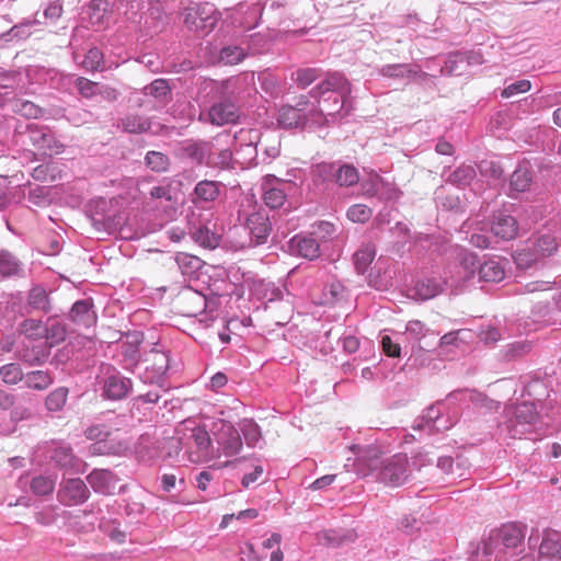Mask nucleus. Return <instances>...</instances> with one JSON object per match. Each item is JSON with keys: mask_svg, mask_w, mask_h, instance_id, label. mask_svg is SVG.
I'll return each mask as SVG.
<instances>
[{"mask_svg": "<svg viewBox=\"0 0 561 561\" xmlns=\"http://www.w3.org/2000/svg\"><path fill=\"white\" fill-rule=\"evenodd\" d=\"M334 184L339 186H353L359 180L358 171L351 164L333 162Z\"/></svg>", "mask_w": 561, "mask_h": 561, "instance_id": "obj_38", "label": "nucleus"}, {"mask_svg": "<svg viewBox=\"0 0 561 561\" xmlns=\"http://www.w3.org/2000/svg\"><path fill=\"white\" fill-rule=\"evenodd\" d=\"M539 556L549 560L561 561V533L546 529L539 545Z\"/></svg>", "mask_w": 561, "mask_h": 561, "instance_id": "obj_25", "label": "nucleus"}, {"mask_svg": "<svg viewBox=\"0 0 561 561\" xmlns=\"http://www.w3.org/2000/svg\"><path fill=\"white\" fill-rule=\"evenodd\" d=\"M192 239L204 248L215 249L219 245L220 237L206 226H201L192 232Z\"/></svg>", "mask_w": 561, "mask_h": 561, "instance_id": "obj_48", "label": "nucleus"}, {"mask_svg": "<svg viewBox=\"0 0 561 561\" xmlns=\"http://www.w3.org/2000/svg\"><path fill=\"white\" fill-rule=\"evenodd\" d=\"M323 304L334 305L345 298L346 289L337 280L327 284L323 288Z\"/></svg>", "mask_w": 561, "mask_h": 561, "instance_id": "obj_52", "label": "nucleus"}, {"mask_svg": "<svg viewBox=\"0 0 561 561\" xmlns=\"http://www.w3.org/2000/svg\"><path fill=\"white\" fill-rule=\"evenodd\" d=\"M310 94L309 95H300L298 99H297V102L295 103V105H291L294 108H301V112L300 113H304L306 114L307 117V121L310 123V124H317L319 122L318 119V115H313L318 112V104L316 105L314 103H311L310 102Z\"/></svg>", "mask_w": 561, "mask_h": 561, "instance_id": "obj_56", "label": "nucleus"}, {"mask_svg": "<svg viewBox=\"0 0 561 561\" xmlns=\"http://www.w3.org/2000/svg\"><path fill=\"white\" fill-rule=\"evenodd\" d=\"M247 56L244 48L237 45L225 46L219 54V58L226 65H237Z\"/></svg>", "mask_w": 561, "mask_h": 561, "instance_id": "obj_55", "label": "nucleus"}, {"mask_svg": "<svg viewBox=\"0 0 561 561\" xmlns=\"http://www.w3.org/2000/svg\"><path fill=\"white\" fill-rule=\"evenodd\" d=\"M347 218L353 222L365 224L373 216V209L364 204H354L346 211Z\"/></svg>", "mask_w": 561, "mask_h": 561, "instance_id": "obj_57", "label": "nucleus"}, {"mask_svg": "<svg viewBox=\"0 0 561 561\" xmlns=\"http://www.w3.org/2000/svg\"><path fill=\"white\" fill-rule=\"evenodd\" d=\"M301 108H294L291 105H284L278 111L277 122L284 128H304L309 122L306 114L300 113Z\"/></svg>", "mask_w": 561, "mask_h": 561, "instance_id": "obj_31", "label": "nucleus"}, {"mask_svg": "<svg viewBox=\"0 0 561 561\" xmlns=\"http://www.w3.org/2000/svg\"><path fill=\"white\" fill-rule=\"evenodd\" d=\"M145 367L139 371V379L147 385L165 387V374L170 364V356L165 352L151 351L145 360Z\"/></svg>", "mask_w": 561, "mask_h": 561, "instance_id": "obj_10", "label": "nucleus"}, {"mask_svg": "<svg viewBox=\"0 0 561 561\" xmlns=\"http://www.w3.org/2000/svg\"><path fill=\"white\" fill-rule=\"evenodd\" d=\"M377 480L386 485L399 486L403 484L409 476V461L404 454H397L382 460L381 466L377 470Z\"/></svg>", "mask_w": 561, "mask_h": 561, "instance_id": "obj_8", "label": "nucleus"}, {"mask_svg": "<svg viewBox=\"0 0 561 561\" xmlns=\"http://www.w3.org/2000/svg\"><path fill=\"white\" fill-rule=\"evenodd\" d=\"M376 256V248L371 242L363 243L353 255L354 266L359 274H364Z\"/></svg>", "mask_w": 561, "mask_h": 561, "instance_id": "obj_39", "label": "nucleus"}, {"mask_svg": "<svg viewBox=\"0 0 561 561\" xmlns=\"http://www.w3.org/2000/svg\"><path fill=\"white\" fill-rule=\"evenodd\" d=\"M182 16L185 26L190 31L203 35L213 31L219 21L215 5L209 2L194 3L185 8Z\"/></svg>", "mask_w": 561, "mask_h": 561, "instance_id": "obj_5", "label": "nucleus"}, {"mask_svg": "<svg viewBox=\"0 0 561 561\" xmlns=\"http://www.w3.org/2000/svg\"><path fill=\"white\" fill-rule=\"evenodd\" d=\"M216 426L215 439L221 454L226 457L237 456L243 447L239 430L226 421H220Z\"/></svg>", "mask_w": 561, "mask_h": 561, "instance_id": "obj_15", "label": "nucleus"}, {"mask_svg": "<svg viewBox=\"0 0 561 561\" xmlns=\"http://www.w3.org/2000/svg\"><path fill=\"white\" fill-rule=\"evenodd\" d=\"M27 138L28 142L45 156L58 154L64 149L61 141L47 126L27 125Z\"/></svg>", "mask_w": 561, "mask_h": 561, "instance_id": "obj_12", "label": "nucleus"}, {"mask_svg": "<svg viewBox=\"0 0 561 561\" xmlns=\"http://www.w3.org/2000/svg\"><path fill=\"white\" fill-rule=\"evenodd\" d=\"M93 308L92 299L77 300L68 313V319L77 328L89 329L93 327L98 320Z\"/></svg>", "mask_w": 561, "mask_h": 561, "instance_id": "obj_20", "label": "nucleus"}, {"mask_svg": "<svg viewBox=\"0 0 561 561\" xmlns=\"http://www.w3.org/2000/svg\"><path fill=\"white\" fill-rule=\"evenodd\" d=\"M118 127L129 134H142L150 129L151 122L148 117L139 114H127L119 119Z\"/></svg>", "mask_w": 561, "mask_h": 561, "instance_id": "obj_35", "label": "nucleus"}, {"mask_svg": "<svg viewBox=\"0 0 561 561\" xmlns=\"http://www.w3.org/2000/svg\"><path fill=\"white\" fill-rule=\"evenodd\" d=\"M477 171L473 165L461 164L456 170L451 171L447 176V182L458 187H465L471 184L476 179Z\"/></svg>", "mask_w": 561, "mask_h": 561, "instance_id": "obj_42", "label": "nucleus"}, {"mask_svg": "<svg viewBox=\"0 0 561 561\" xmlns=\"http://www.w3.org/2000/svg\"><path fill=\"white\" fill-rule=\"evenodd\" d=\"M136 454L140 461L149 463L161 458L160 439L149 434H144L138 438Z\"/></svg>", "mask_w": 561, "mask_h": 561, "instance_id": "obj_29", "label": "nucleus"}, {"mask_svg": "<svg viewBox=\"0 0 561 561\" xmlns=\"http://www.w3.org/2000/svg\"><path fill=\"white\" fill-rule=\"evenodd\" d=\"M55 481L45 476H38L32 479L31 490L36 495H47L54 491Z\"/></svg>", "mask_w": 561, "mask_h": 561, "instance_id": "obj_59", "label": "nucleus"}, {"mask_svg": "<svg viewBox=\"0 0 561 561\" xmlns=\"http://www.w3.org/2000/svg\"><path fill=\"white\" fill-rule=\"evenodd\" d=\"M27 308L32 311L48 313L51 311L49 295L43 286H34L27 294Z\"/></svg>", "mask_w": 561, "mask_h": 561, "instance_id": "obj_34", "label": "nucleus"}, {"mask_svg": "<svg viewBox=\"0 0 561 561\" xmlns=\"http://www.w3.org/2000/svg\"><path fill=\"white\" fill-rule=\"evenodd\" d=\"M239 428L247 445L249 447L256 446L262 437L260 426L253 420L244 419L239 423Z\"/></svg>", "mask_w": 561, "mask_h": 561, "instance_id": "obj_49", "label": "nucleus"}, {"mask_svg": "<svg viewBox=\"0 0 561 561\" xmlns=\"http://www.w3.org/2000/svg\"><path fill=\"white\" fill-rule=\"evenodd\" d=\"M45 455L50 462L60 469L79 470L80 460L73 455L69 444L51 442L46 446Z\"/></svg>", "mask_w": 561, "mask_h": 561, "instance_id": "obj_17", "label": "nucleus"}, {"mask_svg": "<svg viewBox=\"0 0 561 561\" xmlns=\"http://www.w3.org/2000/svg\"><path fill=\"white\" fill-rule=\"evenodd\" d=\"M87 481L94 492L111 495L114 494L118 478L108 469H93L88 476Z\"/></svg>", "mask_w": 561, "mask_h": 561, "instance_id": "obj_23", "label": "nucleus"}, {"mask_svg": "<svg viewBox=\"0 0 561 561\" xmlns=\"http://www.w3.org/2000/svg\"><path fill=\"white\" fill-rule=\"evenodd\" d=\"M366 193L371 196L379 194L385 199H397L400 196L397 188L386 186L382 182H374Z\"/></svg>", "mask_w": 561, "mask_h": 561, "instance_id": "obj_62", "label": "nucleus"}, {"mask_svg": "<svg viewBox=\"0 0 561 561\" xmlns=\"http://www.w3.org/2000/svg\"><path fill=\"white\" fill-rule=\"evenodd\" d=\"M82 64L87 70H103V53L96 47L90 48Z\"/></svg>", "mask_w": 561, "mask_h": 561, "instance_id": "obj_60", "label": "nucleus"}, {"mask_svg": "<svg viewBox=\"0 0 561 561\" xmlns=\"http://www.w3.org/2000/svg\"><path fill=\"white\" fill-rule=\"evenodd\" d=\"M142 93L146 96H152L160 104H164L170 99L171 88L165 79H156L142 89Z\"/></svg>", "mask_w": 561, "mask_h": 561, "instance_id": "obj_43", "label": "nucleus"}, {"mask_svg": "<svg viewBox=\"0 0 561 561\" xmlns=\"http://www.w3.org/2000/svg\"><path fill=\"white\" fill-rule=\"evenodd\" d=\"M465 64L462 54L449 56L442 67V73L448 76H460L462 73L461 65Z\"/></svg>", "mask_w": 561, "mask_h": 561, "instance_id": "obj_61", "label": "nucleus"}, {"mask_svg": "<svg viewBox=\"0 0 561 561\" xmlns=\"http://www.w3.org/2000/svg\"><path fill=\"white\" fill-rule=\"evenodd\" d=\"M250 207H252V199L250 197H244L240 201L237 210V221L248 231L250 247H259L266 243L271 234V218L264 209L248 213L247 208Z\"/></svg>", "mask_w": 561, "mask_h": 561, "instance_id": "obj_3", "label": "nucleus"}, {"mask_svg": "<svg viewBox=\"0 0 561 561\" xmlns=\"http://www.w3.org/2000/svg\"><path fill=\"white\" fill-rule=\"evenodd\" d=\"M24 263L11 251L0 248V278L22 277Z\"/></svg>", "mask_w": 561, "mask_h": 561, "instance_id": "obj_28", "label": "nucleus"}, {"mask_svg": "<svg viewBox=\"0 0 561 561\" xmlns=\"http://www.w3.org/2000/svg\"><path fill=\"white\" fill-rule=\"evenodd\" d=\"M504 276L505 271L500 260L489 259L483 263L479 261L478 282H500Z\"/></svg>", "mask_w": 561, "mask_h": 561, "instance_id": "obj_33", "label": "nucleus"}, {"mask_svg": "<svg viewBox=\"0 0 561 561\" xmlns=\"http://www.w3.org/2000/svg\"><path fill=\"white\" fill-rule=\"evenodd\" d=\"M240 139L256 144L262 163H270L279 156L280 140L274 133L261 134L257 129L241 130Z\"/></svg>", "mask_w": 561, "mask_h": 561, "instance_id": "obj_13", "label": "nucleus"}, {"mask_svg": "<svg viewBox=\"0 0 561 561\" xmlns=\"http://www.w3.org/2000/svg\"><path fill=\"white\" fill-rule=\"evenodd\" d=\"M353 450L357 456V460L364 462L369 469L378 470L381 466L379 449L377 447L356 445L353 447Z\"/></svg>", "mask_w": 561, "mask_h": 561, "instance_id": "obj_44", "label": "nucleus"}, {"mask_svg": "<svg viewBox=\"0 0 561 561\" xmlns=\"http://www.w3.org/2000/svg\"><path fill=\"white\" fill-rule=\"evenodd\" d=\"M174 260L184 275H192L201 268L202 261L195 255L179 252Z\"/></svg>", "mask_w": 561, "mask_h": 561, "instance_id": "obj_51", "label": "nucleus"}, {"mask_svg": "<svg viewBox=\"0 0 561 561\" xmlns=\"http://www.w3.org/2000/svg\"><path fill=\"white\" fill-rule=\"evenodd\" d=\"M145 164L151 171L157 173L165 172L170 167V159L160 151H148L145 156Z\"/></svg>", "mask_w": 561, "mask_h": 561, "instance_id": "obj_50", "label": "nucleus"}, {"mask_svg": "<svg viewBox=\"0 0 561 561\" xmlns=\"http://www.w3.org/2000/svg\"><path fill=\"white\" fill-rule=\"evenodd\" d=\"M534 182V171L528 161H520L516 165L508 181H503L502 191L511 198H517L520 193L530 190Z\"/></svg>", "mask_w": 561, "mask_h": 561, "instance_id": "obj_14", "label": "nucleus"}, {"mask_svg": "<svg viewBox=\"0 0 561 561\" xmlns=\"http://www.w3.org/2000/svg\"><path fill=\"white\" fill-rule=\"evenodd\" d=\"M531 247L538 256L546 257L553 255L558 251L559 243L556 236L547 232L537 237Z\"/></svg>", "mask_w": 561, "mask_h": 561, "instance_id": "obj_40", "label": "nucleus"}, {"mask_svg": "<svg viewBox=\"0 0 561 561\" xmlns=\"http://www.w3.org/2000/svg\"><path fill=\"white\" fill-rule=\"evenodd\" d=\"M288 175H291L293 178L289 180H278L274 178L273 181L267 180L263 184V199L267 207L272 209L282 207L287 198L289 190L293 186L299 187L305 181L304 172L301 170H293Z\"/></svg>", "mask_w": 561, "mask_h": 561, "instance_id": "obj_6", "label": "nucleus"}, {"mask_svg": "<svg viewBox=\"0 0 561 561\" xmlns=\"http://www.w3.org/2000/svg\"><path fill=\"white\" fill-rule=\"evenodd\" d=\"M309 94L318 103L319 122L317 125L335 123L342 116L345 103L351 94V83L341 72H328L325 78L318 82Z\"/></svg>", "mask_w": 561, "mask_h": 561, "instance_id": "obj_1", "label": "nucleus"}, {"mask_svg": "<svg viewBox=\"0 0 561 561\" xmlns=\"http://www.w3.org/2000/svg\"><path fill=\"white\" fill-rule=\"evenodd\" d=\"M504 424L513 437L523 436L537 422L539 413L534 402L511 403L504 408Z\"/></svg>", "mask_w": 561, "mask_h": 561, "instance_id": "obj_4", "label": "nucleus"}, {"mask_svg": "<svg viewBox=\"0 0 561 561\" xmlns=\"http://www.w3.org/2000/svg\"><path fill=\"white\" fill-rule=\"evenodd\" d=\"M325 78V75L320 68L306 67L298 68L291 73V80L296 83L299 89H306L313 82H319Z\"/></svg>", "mask_w": 561, "mask_h": 561, "instance_id": "obj_36", "label": "nucleus"}, {"mask_svg": "<svg viewBox=\"0 0 561 561\" xmlns=\"http://www.w3.org/2000/svg\"><path fill=\"white\" fill-rule=\"evenodd\" d=\"M378 71L383 77L394 78V79L410 78L412 76H421V77L427 76V73L416 70V69L412 68L411 65H408V64L383 65L378 69Z\"/></svg>", "mask_w": 561, "mask_h": 561, "instance_id": "obj_37", "label": "nucleus"}, {"mask_svg": "<svg viewBox=\"0 0 561 561\" xmlns=\"http://www.w3.org/2000/svg\"><path fill=\"white\" fill-rule=\"evenodd\" d=\"M526 536V526L518 523H507L490 533L481 542L470 561H534L529 557L512 560L514 550L522 546Z\"/></svg>", "mask_w": 561, "mask_h": 561, "instance_id": "obj_2", "label": "nucleus"}, {"mask_svg": "<svg viewBox=\"0 0 561 561\" xmlns=\"http://www.w3.org/2000/svg\"><path fill=\"white\" fill-rule=\"evenodd\" d=\"M240 117L239 107L231 98L215 102L208 111L199 113V121L215 126L234 124Z\"/></svg>", "mask_w": 561, "mask_h": 561, "instance_id": "obj_11", "label": "nucleus"}, {"mask_svg": "<svg viewBox=\"0 0 561 561\" xmlns=\"http://www.w3.org/2000/svg\"><path fill=\"white\" fill-rule=\"evenodd\" d=\"M241 131L237 136V144L234 148L236 156L238 159L247 165L256 167L262 163L259 153V147L255 142L240 139Z\"/></svg>", "mask_w": 561, "mask_h": 561, "instance_id": "obj_30", "label": "nucleus"}, {"mask_svg": "<svg viewBox=\"0 0 561 561\" xmlns=\"http://www.w3.org/2000/svg\"><path fill=\"white\" fill-rule=\"evenodd\" d=\"M312 184L319 191H325L334 185L333 163H318L311 170Z\"/></svg>", "mask_w": 561, "mask_h": 561, "instance_id": "obj_32", "label": "nucleus"}, {"mask_svg": "<svg viewBox=\"0 0 561 561\" xmlns=\"http://www.w3.org/2000/svg\"><path fill=\"white\" fill-rule=\"evenodd\" d=\"M102 396L110 400H122L126 398L133 389V382L129 378L122 375L111 365L102 366Z\"/></svg>", "mask_w": 561, "mask_h": 561, "instance_id": "obj_7", "label": "nucleus"}, {"mask_svg": "<svg viewBox=\"0 0 561 561\" xmlns=\"http://www.w3.org/2000/svg\"><path fill=\"white\" fill-rule=\"evenodd\" d=\"M75 85L79 93L85 99H91L99 94V84L84 77H78L75 81Z\"/></svg>", "mask_w": 561, "mask_h": 561, "instance_id": "obj_63", "label": "nucleus"}, {"mask_svg": "<svg viewBox=\"0 0 561 561\" xmlns=\"http://www.w3.org/2000/svg\"><path fill=\"white\" fill-rule=\"evenodd\" d=\"M225 191L226 185L222 182L202 180L195 184L190 199L197 209L211 210L219 203Z\"/></svg>", "mask_w": 561, "mask_h": 561, "instance_id": "obj_9", "label": "nucleus"}, {"mask_svg": "<svg viewBox=\"0 0 561 561\" xmlns=\"http://www.w3.org/2000/svg\"><path fill=\"white\" fill-rule=\"evenodd\" d=\"M54 381V377L47 370H32L24 375L25 387L43 391L46 390Z\"/></svg>", "mask_w": 561, "mask_h": 561, "instance_id": "obj_41", "label": "nucleus"}, {"mask_svg": "<svg viewBox=\"0 0 561 561\" xmlns=\"http://www.w3.org/2000/svg\"><path fill=\"white\" fill-rule=\"evenodd\" d=\"M43 330H45L43 337L50 346L65 341L67 335L66 325L56 319H48Z\"/></svg>", "mask_w": 561, "mask_h": 561, "instance_id": "obj_45", "label": "nucleus"}, {"mask_svg": "<svg viewBox=\"0 0 561 561\" xmlns=\"http://www.w3.org/2000/svg\"><path fill=\"white\" fill-rule=\"evenodd\" d=\"M68 390L67 388L60 387L51 391L46 400L45 405L49 411H59L62 409L67 401Z\"/></svg>", "mask_w": 561, "mask_h": 561, "instance_id": "obj_58", "label": "nucleus"}, {"mask_svg": "<svg viewBox=\"0 0 561 561\" xmlns=\"http://www.w3.org/2000/svg\"><path fill=\"white\" fill-rule=\"evenodd\" d=\"M182 448V439L180 437H163L160 439V459H179Z\"/></svg>", "mask_w": 561, "mask_h": 561, "instance_id": "obj_47", "label": "nucleus"}, {"mask_svg": "<svg viewBox=\"0 0 561 561\" xmlns=\"http://www.w3.org/2000/svg\"><path fill=\"white\" fill-rule=\"evenodd\" d=\"M190 438L201 454L199 457H207L213 454L211 438L204 427L198 426L193 428Z\"/></svg>", "mask_w": 561, "mask_h": 561, "instance_id": "obj_46", "label": "nucleus"}, {"mask_svg": "<svg viewBox=\"0 0 561 561\" xmlns=\"http://www.w3.org/2000/svg\"><path fill=\"white\" fill-rule=\"evenodd\" d=\"M440 423L442 411L439 405L436 404L428 407L424 413L414 421L412 428L416 432H425L427 435H432L449 427Z\"/></svg>", "mask_w": 561, "mask_h": 561, "instance_id": "obj_22", "label": "nucleus"}, {"mask_svg": "<svg viewBox=\"0 0 561 561\" xmlns=\"http://www.w3.org/2000/svg\"><path fill=\"white\" fill-rule=\"evenodd\" d=\"M447 282L440 277H424L416 282L413 296L420 300H428L439 295Z\"/></svg>", "mask_w": 561, "mask_h": 561, "instance_id": "obj_27", "label": "nucleus"}, {"mask_svg": "<svg viewBox=\"0 0 561 561\" xmlns=\"http://www.w3.org/2000/svg\"><path fill=\"white\" fill-rule=\"evenodd\" d=\"M455 273L451 274V286L459 287L478 277L479 257L473 252L461 250L457 256Z\"/></svg>", "mask_w": 561, "mask_h": 561, "instance_id": "obj_16", "label": "nucleus"}, {"mask_svg": "<svg viewBox=\"0 0 561 561\" xmlns=\"http://www.w3.org/2000/svg\"><path fill=\"white\" fill-rule=\"evenodd\" d=\"M0 377L5 385H16L24 380V374L18 363H9L1 366Z\"/></svg>", "mask_w": 561, "mask_h": 561, "instance_id": "obj_53", "label": "nucleus"}, {"mask_svg": "<svg viewBox=\"0 0 561 561\" xmlns=\"http://www.w3.org/2000/svg\"><path fill=\"white\" fill-rule=\"evenodd\" d=\"M538 259H541V257L538 256L534 252L531 245L527 247L525 249H522L514 256L515 263L520 268H528V267H530Z\"/></svg>", "mask_w": 561, "mask_h": 561, "instance_id": "obj_64", "label": "nucleus"}, {"mask_svg": "<svg viewBox=\"0 0 561 561\" xmlns=\"http://www.w3.org/2000/svg\"><path fill=\"white\" fill-rule=\"evenodd\" d=\"M491 232L504 241L513 240L518 234L517 220L508 214L499 213L491 224Z\"/></svg>", "mask_w": 561, "mask_h": 561, "instance_id": "obj_24", "label": "nucleus"}, {"mask_svg": "<svg viewBox=\"0 0 561 561\" xmlns=\"http://www.w3.org/2000/svg\"><path fill=\"white\" fill-rule=\"evenodd\" d=\"M129 450L126 442L108 436L90 446V453L96 456H123Z\"/></svg>", "mask_w": 561, "mask_h": 561, "instance_id": "obj_26", "label": "nucleus"}, {"mask_svg": "<svg viewBox=\"0 0 561 561\" xmlns=\"http://www.w3.org/2000/svg\"><path fill=\"white\" fill-rule=\"evenodd\" d=\"M10 102L13 112L27 118H36L42 114V108L31 101L12 99Z\"/></svg>", "mask_w": 561, "mask_h": 561, "instance_id": "obj_54", "label": "nucleus"}, {"mask_svg": "<svg viewBox=\"0 0 561 561\" xmlns=\"http://www.w3.org/2000/svg\"><path fill=\"white\" fill-rule=\"evenodd\" d=\"M288 248L290 253L310 261L320 255L319 241L312 234L298 233L294 236L288 241Z\"/></svg>", "mask_w": 561, "mask_h": 561, "instance_id": "obj_21", "label": "nucleus"}, {"mask_svg": "<svg viewBox=\"0 0 561 561\" xmlns=\"http://www.w3.org/2000/svg\"><path fill=\"white\" fill-rule=\"evenodd\" d=\"M214 146L211 142L206 140H184L181 144L180 150L182 154L190 160H192L196 164H211L214 161L211 160Z\"/></svg>", "mask_w": 561, "mask_h": 561, "instance_id": "obj_19", "label": "nucleus"}, {"mask_svg": "<svg viewBox=\"0 0 561 561\" xmlns=\"http://www.w3.org/2000/svg\"><path fill=\"white\" fill-rule=\"evenodd\" d=\"M57 496L61 504L72 506L84 503L90 496V491L82 479L72 478L61 483Z\"/></svg>", "mask_w": 561, "mask_h": 561, "instance_id": "obj_18", "label": "nucleus"}]
</instances>
